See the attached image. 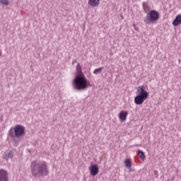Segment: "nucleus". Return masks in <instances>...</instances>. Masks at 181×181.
Masks as SVG:
<instances>
[{"mask_svg":"<svg viewBox=\"0 0 181 181\" xmlns=\"http://www.w3.org/2000/svg\"><path fill=\"white\" fill-rule=\"evenodd\" d=\"M72 86L74 89L77 91H84L88 87H91V83H90V81H88L86 75L83 73L80 63H78L76 66V76L73 80Z\"/></svg>","mask_w":181,"mask_h":181,"instance_id":"nucleus-1","label":"nucleus"},{"mask_svg":"<svg viewBox=\"0 0 181 181\" xmlns=\"http://www.w3.org/2000/svg\"><path fill=\"white\" fill-rule=\"evenodd\" d=\"M30 172L33 177H45L49 175V166L46 161L34 160L31 163Z\"/></svg>","mask_w":181,"mask_h":181,"instance_id":"nucleus-2","label":"nucleus"},{"mask_svg":"<svg viewBox=\"0 0 181 181\" xmlns=\"http://www.w3.org/2000/svg\"><path fill=\"white\" fill-rule=\"evenodd\" d=\"M146 88H148V86L146 85L140 86L137 88L139 95L134 98V103L136 105H141V104H144L145 100H148L149 93H148Z\"/></svg>","mask_w":181,"mask_h":181,"instance_id":"nucleus-3","label":"nucleus"},{"mask_svg":"<svg viewBox=\"0 0 181 181\" xmlns=\"http://www.w3.org/2000/svg\"><path fill=\"white\" fill-rule=\"evenodd\" d=\"M23 135H25V127L21 124L16 125L15 127H11L8 132V136L13 141H15V138H21Z\"/></svg>","mask_w":181,"mask_h":181,"instance_id":"nucleus-4","label":"nucleus"},{"mask_svg":"<svg viewBox=\"0 0 181 181\" xmlns=\"http://www.w3.org/2000/svg\"><path fill=\"white\" fill-rule=\"evenodd\" d=\"M159 20V12L156 10H151L149 14H147L146 17L144 18V22L146 25H151V23H154Z\"/></svg>","mask_w":181,"mask_h":181,"instance_id":"nucleus-5","label":"nucleus"},{"mask_svg":"<svg viewBox=\"0 0 181 181\" xmlns=\"http://www.w3.org/2000/svg\"><path fill=\"white\" fill-rule=\"evenodd\" d=\"M0 181H9V177H8L7 170L0 169Z\"/></svg>","mask_w":181,"mask_h":181,"instance_id":"nucleus-6","label":"nucleus"},{"mask_svg":"<svg viewBox=\"0 0 181 181\" xmlns=\"http://www.w3.org/2000/svg\"><path fill=\"white\" fill-rule=\"evenodd\" d=\"M98 165H93L90 168V172L92 176H97L98 175Z\"/></svg>","mask_w":181,"mask_h":181,"instance_id":"nucleus-7","label":"nucleus"},{"mask_svg":"<svg viewBox=\"0 0 181 181\" xmlns=\"http://www.w3.org/2000/svg\"><path fill=\"white\" fill-rule=\"evenodd\" d=\"M128 117V112L122 110L119 114V119L122 122L127 121V117Z\"/></svg>","mask_w":181,"mask_h":181,"instance_id":"nucleus-8","label":"nucleus"},{"mask_svg":"<svg viewBox=\"0 0 181 181\" xmlns=\"http://www.w3.org/2000/svg\"><path fill=\"white\" fill-rule=\"evenodd\" d=\"M13 158V152L11 150H7L5 151L4 155V158L6 160H8V159H12Z\"/></svg>","mask_w":181,"mask_h":181,"instance_id":"nucleus-9","label":"nucleus"},{"mask_svg":"<svg viewBox=\"0 0 181 181\" xmlns=\"http://www.w3.org/2000/svg\"><path fill=\"white\" fill-rule=\"evenodd\" d=\"M88 5H90V6L95 8L96 6L100 5V0H88Z\"/></svg>","mask_w":181,"mask_h":181,"instance_id":"nucleus-10","label":"nucleus"},{"mask_svg":"<svg viewBox=\"0 0 181 181\" xmlns=\"http://www.w3.org/2000/svg\"><path fill=\"white\" fill-rule=\"evenodd\" d=\"M181 23V15H178L175 17L173 22V26H179Z\"/></svg>","mask_w":181,"mask_h":181,"instance_id":"nucleus-11","label":"nucleus"},{"mask_svg":"<svg viewBox=\"0 0 181 181\" xmlns=\"http://www.w3.org/2000/svg\"><path fill=\"white\" fill-rule=\"evenodd\" d=\"M124 165L127 169H131V168H132V163L129 158H127L124 160Z\"/></svg>","mask_w":181,"mask_h":181,"instance_id":"nucleus-12","label":"nucleus"},{"mask_svg":"<svg viewBox=\"0 0 181 181\" xmlns=\"http://www.w3.org/2000/svg\"><path fill=\"white\" fill-rule=\"evenodd\" d=\"M137 155L139 156L141 160H145L146 156H145V153H144L142 150H138Z\"/></svg>","mask_w":181,"mask_h":181,"instance_id":"nucleus-13","label":"nucleus"},{"mask_svg":"<svg viewBox=\"0 0 181 181\" xmlns=\"http://www.w3.org/2000/svg\"><path fill=\"white\" fill-rule=\"evenodd\" d=\"M104 69V67H100L98 69H95L93 71V74H101V71H103V70Z\"/></svg>","mask_w":181,"mask_h":181,"instance_id":"nucleus-14","label":"nucleus"},{"mask_svg":"<svg viewBox=\"0 0 181 181\" xmlns=\"http://www.w3.org/2000/svg\"><path fill=\"white\" fill-rule=\"evenodd\" d=\"M143 9L146 12V9H149V6H148V2L144 1L143 4Z\"/></svg>","mask_w":181,"mask_h":181,"instance_id":"nucleus-15","label":"nucleus"},{"mask_svg":"<svg viewBox=\"0 0 181 181\" xmlns=\"http://www.w3.org/2000/svg\"><path fill=\"white\" fill-rule=\"evenodd\" d=\"M1 4H2V5H6L8 6L9 5V1L8 0H0Z\"/></svg>","mask_w":181,"mask_h":181,"instance_id":"nucleus-16","label":"nucleus"},{"mask_svg":"<svg viewBox=\"0 0 181 181\" xmlns=\"http://www.w3.org/2000/svg\"><path fill=\"white\" fill-rule=\"evenodd\" d=\"M129 172H132V168L129 169Z\"/></svg>","mask_w":181,"mask_h":181,"instance_id":"nucleus-17","label":"nucleus"},{"mask_svg":"<svg viewBox=\"0 0 181 181\" xmlns=\"http://www.w3.org/2000/svg\"><path fill=\"white\" fill-rule=\"evenodd\" d=\"M1 54H2V51L0 50V56H1Z\"/></svg>","mask_w":181,"mask_h":181,"instance_id":"nucleus-18","label":"nucleus"},{"mask_svg":"<svg viewBox=\"0 0 181 181\" xmlns=\"http://www.w3.org/2000/svg\"><path fill=\"white\" fill-rule=\"evenodd\" d=\"M134 29H135V30H138V28H134Z\"/></svg>","mask_w":181,"mask_h":181,"instance_id":"nucleus-19","label":"nucleus"},{"mask_svg":"<svg viewBox=\"0 0 181 181\" xmlns=\"http://www.w3.org/2000/svg\"><path fill=\"white\" fill-rule=\"evenodd\" d=\"M134 27L135 28V25H134Z\"/></svg>","mask_w":181,"mask_h":181,"instance_id":"nucleus-20","label":"nucleus"}]
</instances>
